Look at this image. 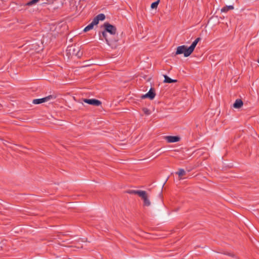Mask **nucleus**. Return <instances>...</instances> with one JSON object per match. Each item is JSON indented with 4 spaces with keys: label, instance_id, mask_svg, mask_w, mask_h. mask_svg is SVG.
Wrapping results in <instances>:
<instances>
[{
    "label": "nucleus",
    "instance_id": "7",
    "mask_svg": "<svg viewBox=\"0 0 259 259\" xmlns=\"http://www.w3.org/2000/svg\"><path fill=\"white\" fill-rule=\"evenodd\" d=\"M156 94L155 93V90L154 88H151L149 91L145 95L142 96V98H149L152 100L154 98Z\"/></svg>",
    "mask_w": 259,
    "mask_h": 259
},
{
    "label": "nucleus",
    "instance_id": "13",
    "mask_svg": "<svg viewBox=\"0 0 259 259\" xmlns=\"http://www.w3.org/2000/svg\"><path fill=\"white\" fill-rule=\"evenodd\" d=\"M163 76L164 77V82H165V83H170L177 82L178 81V80L177 79H172L170 78V77H169L166 75H164Z\"/></svg>",
    "mask_w": 259,
    "mask_h": 259
},
{
    "label": "nucleus",
    "instance_id": "15",
    "mask_svg": "<svg viewBox=\"0 0 259 259\" xmlns=\"http://www.w3.org/2000/svg\"><path fill=\"white\" fill-rule=\"evenodd\" d=\"M142 190H129L126 192L130 194L138 195L139 196L142 192Z\"/></svg>",
    "mask_w": 259,
    "mask_h": 259
},
{
    "label": "nucleus",
    "instance_id": "8",
    "mask_svg": "<svg viewBox=\"0 0 259 259\" xmlns=\"http://www.w3.org/2000/svg\"><path fill=\"white\" fill-rule=\"evenodd\" d=\"M165 139L168 143L177 142L180 140V138L179 136H166Z\"/></svg>",
    "mask_w": 259,
    "mask_h": 259
},
{
    "label": "nucleus",
    "instance_id": "10",
    "mask_svg": "<svg viewBox=\"0 0 259 259\" xmlns=\"http://www.w3.org/2000/svg\"><path fill=\"white\" fill-rule=\"evenodd\" d=\"M243 105V101L240 99L236 100L235 102L233 104V107L234 108L239 109L241 108Z\"/></svg>",
    "mask_w": 259,
    "mask_h": 259
},
{
    "label": "nucleus",
    "instance_id": "4",
    "mask_svg": "<svg viewBox=\"0 0 259 259\" xmlns=\"http://www.w3.org/2000/svg\"><path fill=\"white\" fill-rule=\"evenodd\" d=\"M55 98L56 97L53 95H50L43 98L34 99L32 101V103L34 104H39L48 101L51 99H55Z\"/></svg>",
    "mask_w": 259,
    "mask_h": 259
},
{
    "label": "nucleus",
    "instance_id": "17",
    "mask_svg": "<svg viewBox=\"0 0 259 259\" xmlns=\"http://www.w3.org/2000/svg\"><path fill=\"white\" fill-rule=\"evenodd\" d=\"M40 0H31L25 4V6H30L36 4Z\"/></svg>",
    "mask_w": 259,
    "mask_h": 259
},
{
    "label": "nucleus",
    "instance_id": "11",
    "mask_svg": "<svg viewBox=\"0 0 259 259\" xmlns=\"http://www.w3.org/2000/svg\"><path fill=\"white\" fill-rule=\"evenodd\" d=\"M105 19V16L104 14H100L98 15L97 16H96L94 18V20L95 21V22L98 24L99 23V20L103 21Z\"/></svg>",
    "mask_w": 259,
    "mask_h": 259
},
{
    "label": "nucleus",
    "instance_id": "21",
    "mask_svg": "<svg viewBox=\"0 0 259 259\" xmlns=\"http://www.w3.org/2000/svg\"><path fill=\"white\" fill-rule=\"evenodd\" d=\"M225 254H227V255H228L229 256H234V255L233 253H225Z\"/></svg>",
    "mask_w": 259,
    "mask_h": 259
},
{
    "label": "nucleus",
    "instance_id": "3",
    "mask_svg": "<svg viewBox=\"0 0 259 259\" xmlns=\"http://www.w3.org/2000/svg\"><path fill=\"white\" fill-rule=\"evenodd\" d=\"M104 30L107 32L109 33L111 35H114L116 33V28L113 25L110 24V23L106 22L104 24Z\"/></svg>",
    "mask_w": 259,
    "mask_h": 259
},
{
    "label": "nucleus",
    "instance_id": "18",
    "mask_svg": "<svg viewBox=\"0 0 259 259\" xmlns=\"http://www.w3.org/2000/svg\"><path fill=\"white\" fill-rule=\"evenodd\" d=\"M160 2V0H157V1L152 3L151 5V8L152 9H156L157 7V6Z\"/></svg>",
    "mask_w": 259,
    "mask_h": 259
},
{
    "label": "nucleus",
    "instance_id": "14",
    "mask_svg": "<svg viewBox=\"0 0 259 259\" xmlns=\"http://www.w3.org/2000/svg\"><path fill=\"white\" fill-rule=\"evenodd\" d=\"M176 174L179 176V178L180 180L182 179L183 176L186 175V172L184 169L180 168Z\"/></svg>",
    "mask_w": 259,
    "mask_h": 259
},
{
    "label": "nucleus",
    "instance_id": "19",
    "mask_svg": "<svg viewBox=\"0 0 259 259\" xmlns=\"http://www.w3.org/2000/svg\"><path fill=\"white\" fill-rule=\"evenodd\" d=\"M142 110L144 112V113L147 115H149L151 114L150 111L147 108H143L142 109Z\"/></svg>",
    "mask_w": 259,
    "mask_h": 259
},
{
    "label": "nucleus",
    "instance_id": "16",
    "mask_svg": "<svg viewBox=\"0 0 259 259\" xmlns=\"http://www.w3.org/2000/svg\"><path fill=\"white\" fill-rule=\"evenodd\" d=\"M234 9V7L233 6H226L224 7H223L222 9H221V12H228L229 10H233Z\"/></svg>",
    "mask_w": 259,
    "mask_h": 259
},
{
    "label": "nucleus",
    "instance_id": "5",
    "mask_svg": "<svg viewBox=\"0 0 259 259\" xmlns=\"http://www.w3.org/2000/svg\"><path fill=\"white\" fill-rule=\"evenodd\" d=\"M83 101L85 103L96 106H99L102 104L100 101L95 99H83Z\"/></svg>",
    "mask_w": 259,
    "mask_h": 259
},
{
    "label": "nucleus",
    "instance_id": "12",
    "mask_svg": "<svg viewBox=\"0 0 259 259\" xmlns=\"http://www.w3.org/2000/svg\"><path fill=\"white\" fill-rule=\"evenodd\" d=\"M97 25V24L95 22V21L93 20V21L87 26L83 29L84 32H87L91 29H92L94 27V25Z\"/></svg>",
    "mask_w": 259,
    "mask_h": 259
},
{
    "label": "nucleus",
    "instance_id": "20",
    "mask_svg": "<svg viewBox=\"0 0 259 259\" xmlns=\"http://www.w3.org/2000/svg\"><path fill=\"white\" fill-rule=\"evenodd\" d=\"M201 40V38L200 37H198L194 41L196 42H198L200 40Z\"/></svg>",
    "mask_w": 259,
    "mask_h": 259
},
{
    "label": "nucleus",
    "instance_id": "9",
    "mask_svg": "<svg viewBox=\"0 0 259 259\" xmlns=\"http://www.w3.org/2000/svg\"><path fill=\"white\" fill-rule=\"evenodd\" d=\"M99 37L101 39L104 38L108 44H109L110 41H112V40L108 37L107 32L105 31V30L99 33Z\"/></svg>",
    "mask_w": 259,
    "mask_h": 259
},
{
    "label": "nucleus",
    "instance_id": "1",
    "mask_svg": "<svg viewBox=\"0 0 259 259\" xmlns=\"http://www.w3.org/2000/svg\"><path fill=\"white\" fill-rule=\"evenodd\" d=\"M197 44V42L194 41L188 48L185 45L179 46L177 49L176 55L184 54L185 57L189 56L193 52Z\"/></svg>",
    "mask_w": 259,
    "mask_h": 259
},
{
    "label": "nucleus",
    "instance_id": "2",
    "mask_svg": "<svg viewBox=\"0 0 259 259\" xmlns=\"http://www.w3.org/2000/svg\"><path fill=\"white\" fill-rule=\"evenodd\" d=\"M67 55L69 57L75 56L80 58L82 55V52L80 51V47L71 46L67 47L66 50Z\"/></svg>",
    "mask_w": 259,
    "mask_h": 259
},
{
    "label": "nucleus",
    "instance_id": "6",
    "mask_svg": "<svg viewBox=\"0 0 259 259\" xmlns=\"http://www.w3.org/2000/svg\"><path fill=\"white\" fill-rule=\"evenodd\" d=\"M140 197L143 200L144 206H149L150 205L151 203L146 191H143Z\"/></svg>",
    "mask_w": 259,
    "mask_h": 259
}]
</instances>
